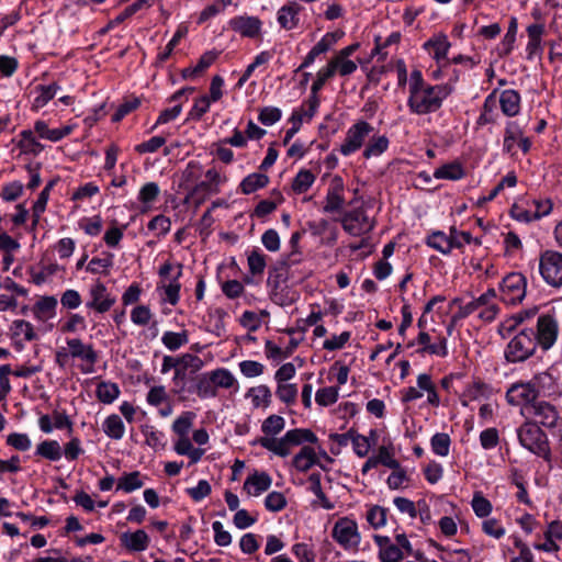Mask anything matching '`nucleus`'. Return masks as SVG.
I'll return each mask as SVG.
<instances>
[{"mask_svg":"<svg viewBox=\"0 0 562 562\" xmlns=\"http://www.w3.org/2000/svg\"><path fill=\"white\" fill-rule=\"evenodd\" d=\"M159 193L160 189L156 182H147L140 188L138 200L143 204H150L157 200Z\"/></svg>","mask_w":562,"mask_h":562,"instance_id":"obj_59","label":"nucleus"},{"mask_svg":"<svg viewBox=\"0 0 562 562\" xmlns=\"http://www.w3.org/2000/svg\"><path fill=\"white\" fill-rule=\"evenodd\" d=\"M143 485L144 483L140 480V473L138 471H134L126 473L119 479L117 490H122L125 493H132L133 491L140 488Z\"/></svg>","mask_w":562,"mask_h":562,"instance_id":"obj_45","label":"nucleus"},{"mask_svg":"<svg viewBox=\"0 0 562 562\" xmlns=\"http://www.w3.org/2000/svg\"><path fill=\"white\" fill-rule=\"evenodd\" d=\"M272 485V477L265 471L255 470L248 474V495L260 496Z\"/></svg>","mask_w":562,"mask_h":562,"instance_id":"obj_19","label":"nucleus"},{"mask_svg":"<svg viewBox=\"0 0 562 562\" xmlns=\"http://www.w3.org/2000/svg\"><path fill=\"white\" fill-rule=\"evenodd\" d=\"M317 463L318 460L315 450L310 446H303L292 459V465L300 472H307Z\"/></svg>","mask_w":562,"mask_h":562,"instance_id":"obj_23","label":"nucleus"},{"mask_svg":"<svg viewBox=\"0 0 562 562\" xmlns=\"http://www.w3.org/2000/svg\"><path fill=\"white\" fill-rule=\"evenodd\" d=\"M306 104L304 103L300 109H296L292 112V115L290 117V122L292 123V127H290L285 132V136L283 138V145H288L290 140L294 137V135L300 131L303 120L307 119L306 112L307 110L304 109Z\"/></svg>","mask_w":562,"mask_h":562,"instance_id":"obj_40","label":"nucleus"},{"mask_svg":"<svg viewBox=\"0 0 562 562\" xmlns=\"http://www.w3.org/2000/svg\"><path fill=\"white\" fill-rule=\"evenodd\" d=\"M544 33L543 24L535 23L530 24L527 27V34L529 37L526 50L528 53V58L531 59L536 54L542 50L541 48V37Z\"/></svg>","mask_w":562,"mask_h":562,"instance_id":"obj_26","label":"nucleus"},{"mask_svg":"<svg viewBox=\"0 0 562 562\" xmlns=\"http://www.w3.org/2000/svg\"><path fill=\"white\" fill-rule=\"evenodd\" d=\"M35 454L49 461H58L63 456V451L58 441L44 440L37 445Z\"/></svg>","mask_w":562,"mask_h":562,"instance_id":"obj_33","label":"nucleus"},{"mask_svg":"<svg viewBox=\"0 0 562 562\" xmlns=\"http://www.w3.org/2000/svg\"><path fill=\"white\" fill-rule=\"evenodd\" d=\"M483 299L484 297H477L467 304H462V301L460 299H454L452 301V304L458 305L459 310H458V312H456L453 314V316L451 318L452 323L463 319V318L468 317L469 315H471L472 313L479 311L481 307H483L482 306Z\"/></svg>","mask_w":562,"mask_h":562,"instance_id":"obj_37","label":"nucleus"},{"mask_svg":"<svg viewBox=\"0 0 562 562\" xmlns=\"http://www.w3.org/2000/svg\"><path fill=\"white\" fill-rule=\"evenodd\" d=\"M532 414L537 425H541L548 429H553L558 426L560 418L559 412L552 404L540 401L531 405Z\"/></svg>","mask_w":562,"mask_h":562,"instance_id":"obj_13","label":"nucleus"},{"mask_svg":"<svg viewBox=\"0 0 562 562\" xmlns=\"http://www.w3.org/2000/svg\"><path fill=\"white\" fill-rule=\"evenodd\" d=\"M495 93L496 90H494L490 95L486 97L483 104V112L481 113L476 122L479 125H486L494 122L492 113L496 105Z\"/></svg>","mask_w":562,"mask_h":562,"instance_id":"obj_57","label":"nucleus"},{"mask_svg":"<svg viewBox=\"0 0 562 562\" xmlns=\"http://www.w3.org/2000/svg\"><path fill=\"white\" fill-rule=\"evenodd\" d=\"M177 268L178 271L176 276L170 279V282L167 285H162L165 291V301L171 305H176L180 299L181 283L179 282V279L182 276L183 265L178 263Z\"/></svg>","mask_w":562,"mask_h":562,"instance_id":"obj_30","label":"nucleus"},{"mask_svg":"<svg viewBox=\"0 0 562 562\" xmlns=\"http://www.w3.org/2000/svg\"><path fill=\"white\" fill-rule=\"evenodd\" d=\"M538 313V307L520 311L510 317H507L498 326V334L502 338L506 339L512 336L514 331L521 327H529L528 322L531 321Z\"/></svg>","mask_w":562,"mask_h":562,"instance_id":"obj_12","label":"nucleus"},{"mask_svg":"<svg viewBox=\"0 0 562 562\" xmlns=\"http://www.w3.org/2000/svg\"><path fill=\"white\" fill-rule=\"evenodd\" d=\"M121 546L128 551L142 552L149 546V537L145 530L138 529L134 532H123L120 536Z\"/></svg>","mask_w":562,"mask_h":562,"instance_id":"obj_17","label":"nucleus"},{"mask_svg":"<svg viewBox=\"0 0 562 562\" xmlns=\"http://www.w3.org/2000/svg\"><path fill=\"white\" fill-rule=\"evenodd\" d=\"M23 193V184L20 181L5 183L0 192V198L5 202L18 200Z\"/></svg>","mask_w":562,"mask_h":562,"instance_id":"obj_56","label":"nucleus"},{"mask_svg":"<svg viewBox=\"0 0 562 562\" xmlns=\"http://www.w3.org/2000/svg\"><path fill=\"white\" fill-rule=\"evenodd\" d=\"M316 435L305 428H294L284 434L281 438L274 437H260L252 441V445H260L265 449L271 451L278 457L285 458L291 454L294 447L301 446L304 442L316 443Z\"/></svg>","mask_w":562,"mask_h":562,"instance_id":"obj_2","label":"nucleus"},{"mask_svg":"<svg viewBox=\"0 0 562 562\" xmlns=\"http://www.w3.org/2000/svg\"><path fill=\"white\" fill-rule=\"evenodd\" d=\"M450 46L451 44L445 34H439L438 36L428 40L424 44L425 49L434 48V58L437 61H440L447 57Z\"/></svg>","mask_w":562,"mask_h":562,"instance_id":"obj_31","label":"nucleus"},{"mask_svg":"<svg viewBox=\"0 0 562 562\" xmlns=\"http://www.w3.org/2000/svg\"><path fill=\"white\" fill-rule=\"evenodd\" d=\"M180 368L175 372V380L184 378L186 371L189 370L191 373H195L203 367V361L195 355L184 353L179 357Z\"/></svg>","mask_w":562,"mask_h":562,"instance_id":"obj_28","label":"nucleus"},{"mask_svg":"<svg viewBox=\"0 0 562 562\" xmlns=\"http://www.w3.org/2000/svg\"><path fill=\"white\" fill-rule=\"evenodd\" d=\"M537 396H552L558 393V385L554 378L548 372H541L531 380Z\"/></svg>","mask_w":562,"mask_h":562,"instance_id":"obj_21","label":"nucleus"},{"mask_svg":"<svg viewBox=\"0 0 562 562\" xmlns=\"http://www.w3.org/2000/svg\"><path fill=\"white\" fill-rule=\"evenodd\" d=\"M57 299L55 296H43L33 306L34 316L40 321H45L55 314Z\"/></svg>","mask_w":562,"mask_h":562,"instance_id":"obj_29","label":"nucleus"},{"mask_svg":"<svg viewBox=\"0 0 562 562\" xmlns=\"http://www.w3.org/2000/svg\"><path fill=\"white\" fill-rule=\"evenodd\" d=\"M187 194L184 198V203L188 205H193L195 209L199 207L205 200L217 192L212 189L209 184L203 181L196 182L191 188L187 190Z\"/></svg>","mask_w":562,"mask_h":562,"instance_id":"obj_18","label":"nucleus"},{"mask_svg":"<svg viewBox=\"0 0 562 562\" xmlns=\"http://www.w3.org/2000/svg\"><path fill=\"white\" fill-rule=\"evenodd\" d=\"M203 173L202 166L198 161H190L181 176V187L186 190L191 188L201 178Z\"/></svg>","mask_w":562,"mask_h":562,"instance_id":"obj_39","label":"nucleus"},{"mask_svg":"<svg viewBox=\"0 0 562 562\" xmlns=\"http://www.w3.org/2000/svg\"><path fill=\"white\" fill-rule=\"evenodd\" d=\"M89 297L86 307L99 314L110 311L116 302L115 297L109 293L105 284L99 280L90 286Z\"/></svg>","mask_w":562,"mask_h":562,"instance_id":"obj_10","label":"nucleus"},{"mask_svg":"<svg viewBox=\"0 0 562 562\" xmlns=\"http://www.w3.org/2000/svg\"><path fill=\"white\" fill-rule=\"evenodd\" d=\"M527 279L520 272L508 273L501 283V299L506 304H517L526 295Z\"/></svg>","mask_w":562,"mask_h":562,"instance_id":"obj_6","label":"nucleus"},{"mask_svg":"<svg viewBox=\"0 0 562 562\" xmlns=\"http://www.w3.org/2000/svg\"><path fill=\"white\" fill-rule=\"evenodd\" d=\"M286 498L281 492H271L265 498V507L272 513L281 512L286 507Z\"/></svg>","mask_w":562,"mask_h":562,"instance_id":"obj_55","label":"nucleus"},{"mask_svg":"<svg viewBox=\"0 0 562 562\" xmlns=\"http://www.w3.org/2000/svg\"><path fill=\"white\" fill-rule=\"evenodd\" d=\"M248 397L255 407H268L271 402V392L267 385H259L248 390Z\"/></svg>","mask_w":562,"mask_h":562,"instance_id":"obj_44","label":"nucleus"},{"mask_svg":"<svg viewBox=\"0 0 562 562\" xmlns=\"http://www.w3.org/2000/svg\"><path fill=\"white\" fill-rule=\"evenodd\" d=\"M538 396L531 381L513 384L506 392V400L512 405L533 404Z\"/></svg>","mask_w":562,"mask_h":562,"instance_id":"obj_15","label":"nucleus"},{"mask_svg":"<svg viewBox=\"0 0 562 562\" xmlns=\"http://www.w3.org/2000/svg\"><path fill=\"white\" fill-rule=\"evenodd\" d=\"M189 392L196 393L201 398L214 397L216 395V390L209 373L196 376Z\"/></svg>","mask_w":562,"mask_h":562,"instance_id":"obj_27","label":"nucleus"},{"mask_svg":"<svg viewBox=\"0 0 562 562\" xmlns=\"http://www.w3.org/2000/svg\"><path fill=\"white\" fill-rule=\"evenodd\" d=\"M56 182H57V180H55V179L50 180L45 186V188L41 191V193L38 194L36 201L33 204L32 217L41 216L45 212L46 205H47V202H48V199H49L50 190L54 188Z\"/></svg>","mask_w":562,"mask_h":562,"instance_id":"obj_47","label":"nucleus"},{"mask_svg":"<svg viewBox=\"0 0 562 562\" xmlns=\"http://www.w3.org/2000/svg\"><path fill=\"white\" fill-rule=\"evenodd\" d=\"M266 266V255L259 249H254L250 255H248V269L254 276L261 274Z\"/></svg>","mask_w":562,"mask_h":562,"instance_id":"obj_53","label":"nucleus"},{"mask_svg":"<svg viewBox=\"0 0 562 562\" xmlns=\"http://www.w3.org/2000/svg\"><path fill=\"white\" fill-rule=\"evenodd\" d=\"M310 483L308 490L317 497L318 504L325 509H333L334 504L329 501L326 494L323 492L322 483H321V474L312 473L308 479Z\"/></svg>","mask_w":562,"mask_h":562,"instance_id":"obj_36","label":"nucleus"},{"mask_svg":"<svg viewBox=\"0 0 562 562\" xmlns=\"http://www.w3.org/2000/svg\"><path fill=\"white\" fill-rule=\"evenodd\" d=\"M558 322L550 314L539 315L535 327H521L514 331L505 350V360L509 363H521L548 351L557 341Z\"/></svg>","mask_w":562,"mask_h":562,"instance_id":"obj_1","label":"nucleus"},{"mask_svg":"<svg viewBox=\"0 0 562 562\" xmlns=\"http://www.w3.org/2000/svg\"><path fill=\"white\" fill-rule=\"evenodd\" d=\"M284 418L279 415H270L261 426L262 432L266 437L276 436L281 432L284 428Z\"/></svg>","mask_w":562,"mask_h":562,"instance_id":"obj_51","label":"nucleus"},{"mask_svg":"<svg viewBox=\"0 0 562 562\" xmlns=\"http://www.w3.org/2000/svg\"><path fill=\"white\" fill-rule=\"evenodd\" d=\"M456 234H458V229L453 226L450 228L449 236L441 231L432 232L427 236L426 245L443 255H449L453 248L463 246L462 241L457 239Z\"/></svg>","mask_w":562,"mask_h":562,"instance_id":"obj_11","label":"nucleus"},{"mask_svg":"<svg viewBox=\"0 0 562 562\" xmlns=\"http://www.w3.org/2000/svg\"><path fill=\"white\" fill-rule=\"evenodd\" d=\"M465 176V171L459 161H452L437 168L434 177L437 179L460 180Z\"/></svg>","mask_w":562,"mask_h":562,"instance_id":"obj_34","label":"nucleus"},{"mask_svg":"<svg viewBox=\"0 0 562 562\" xmlns=\"http://www.w3.org/2000/svg\"><path fill=\"white\" fill-rule=\"evenodd\" d=\"M368 216L363 209L357 207L346 212L341 218L342 228L352 236H360L366 232Z\"/></svg>","mask_w":562,"mask_h":562,"instance_id":"obj_16","label":"nucleus"},{"mask_svg":"<svg viewBox=\"0 0 562 562\" xmlns=\"http://www.w3.org/2000/svg\"><path fill=\"white\" fill-rule=\"evenodd\" d=\"M161 341L166 348L171 351L178 350L183 345L188 344L189 336L187 330H182L181 333L175 331H166L161 337Z\"/></svg>","mask_w":562,"mask_h":562,"instance_id":"obj_43","label":"nucleus"},{"mask_svg":"<svg viewBox=\"0 0 562 562\" xmlns=\"http://www.w3.org/2000/svg\"><path fill=\"white\" fill-rule=\"evenodd\" d=\"M215 390L217 387L228 389L232 387L236 380L227 369H216L209 372Z\"/></svg>","mask_w":562,"mask_h":562,"instance_id":"obj_48","label":"nucleus"},{"mask_svg":"<svg viewBox=\"0 0 562 562\" xmlns=\"http://www.w3.org/2000/svg\"><path fill=\"white\" fill-rule=\"evenodd\" d=\"M517 436L520 445L530 452L543 458L549 457L550 447L548 437L537 423H524L517 429Z\"/></svg>","mask_w":562,"mask_h":562,"instance_id":"obj_4","label":"nucleus"},{"mask_svg":"<svg viewBox=\"0 0 562 562\" xmlns=\"http://www.w3.org/2000/svg\"><path fill=\"white\" fill-rule=\"evenodd\" d=\"M301 7L296 2L283 5L278 12V22L285 30L294 29L299 23V12Z\"/></svg>","mask_w":562,"mask_h":562,"instance_id":"obj_25","label":"nucleus"},{"mask_svg":"<svg viewBox=\"0 0 562 562\" xmlns=\"http://www.w3.org/2000/svg\"><path fill=\"white\" fill-rule=\"evenodd\" d=\"M539 272L543 281L553 288L562 285V254L546 250L539 258Z\"/></svg>","mask_w":562,"mask_h":562,"instance_id":"obj_5","label":"nucleus"},{"mask_svg":"<svg viewBox=\"0 0 562 562\" xmlns=\"http://www.w3.org/2000/svg\"><path fill=\"white\" fill-rule=\"evenodd\" d=\"M11 329L13 330V336H19V335L23 334L26 341H32L37 338V335L34 331L33 325L27 321H24V319L13 321Z\"/></svg>","mask_w":562,"mask_h":562,"instance_id":"obj_54","label":"nucleus"},{"mask_svg":"<svg viewBox=\"0 0 562 562\" xmlns=\"http://www.w3.org/2000/svg\"><path fill=\"white\" fill-rule=\"evenodd\" d=\"M139 105L140 101L138 98H131L125 100L122 104H120L116 112L113 114L112 121L120 122L123 117L136 110Z\"/></svg>","mask_w":562,"mask_h":562,"instance_id":"obj_63","label":"nucleus"},{"mask_svg":"<svg viewBox=\"0 0 562 562\" xmlns=\"http://www.w3.org/2000/svg\"><path fill=\"white\" fill-rule=\"evenodd\" d=\"M151 318L150 308L146 305H137L131 312V319L135 325L146 326Z\"/></svg>","mask_w":562,"mask_h":562,"instance_id":"obj_64","label":"nucleus"},{"mask_svg":"<svg viewBox=\"0 0 562 562\" xmlns=\"http://www.w3.org/2000/svg\"><path fill=\"white\" fill-rule=\"evenodd\" d=\"M60 90V86L57 82L50 85H38L35 87L37 95L34 98L32 103V110H40L44 108L50 100L55 98L57 92Z\"/></svg>","mask_w":562,"mask_h":562,"instance_id":"obj_24","label":"nucleus"},{"mask_svg":"<svg viewBox=\"0 0 562 562\" xmlns=\"http://www.w3.org/2000/svg\"><path fill=\"white\" fill-rule=\"evenodd\" d=\"M372 131V125L366 121H358L350 126L346 133L344 143L339 147L340 154L349 156L359 150Z\"/></svg>","mask_w":562,"mask_h":562,"instance_id":"obj_8","label":"nucleus"},{"mask_svg":"<svg viewBox=\"0 0 562 562\" xmlns=\"http://www.w3.org/2000/svg\"><path fill=\"white\" fill-rule=\"evenodd\" d=\"M103 431L111 439H122L125 434V426L122 418L116 414L108 416L103 423Z\"/></svg>","mask_w":562,"mask_h":562,"instance_id":"obj_32","label":"nucleus"},{"mask_svg":"<svg viewBox=\"0 0 562 562\" xmlns=\"http://www.w3.org/2000/svg\"><path fill=\"white\" fill-rule=\"evenodd\" d=\"M374 458L378 464H383L384 467L392 470L400 469V462L396 459H394L393 453L385 446L379 447L378 454L374 456Z\"/></svg>","mask_w":562,"mask_h":562,"instance_id":"obj_62","label":"nucleus"},{"mask_svg":"<svg viewBox=\"0 0 562 562\" xmlns=\"http://www.w3.org/2000/svg\"><path fill=\"white\" fill-rule=\"evenodd\" d=\"M386 515H387L386 508L379 506V505H374L373 507H371L368 510L367 520L374 529H379V528H382L383 526H385Z\"/></svg>","mask_w":562,"mask_h":562,"instance_id":"obj_52","label":"nucleus"},{"mask_svg":"<svg viewBox=\"0 0 562 562\" xmlns=\"http://www.w3.org/2000/svg\"><path fill=\"white\" fill-rule=\"evenodd\" d=\"M452 92L449 85H435L426 87L409 94L407 105L412 113L425 115L438 111L442 102Z\"/></svg>","mask_w":562,"mask_h":562,"instance_id":"obj_3","label":"nucleus"},{"mask_svg":"<svg viewBox=\"0 0 562 562\" xmlns=\"http://www.w3.org/2000/svg\"><path fill=\"white\" fill-rule=\"evenodd\" d=\"M211 104V100L209 97L203 95L195 100L193 106L191 108L188 120L199 121L201 117L209 111Z\"/></svg>","mask_w":562,"mask_h":562,"instance_id":"obj_61","label":"nucleus"},{"mask_svg":"<svg viewBox=\"0 0 562 562\" xmlns=\"http://www.w3.org/2000/svg\"><path fill=\"white\" fill-rule=\"evenodd\" d=\"M499 104L506 116H515L520 111V94L514 89H506L499 95Z\"/></svg>","mask_w":562,"mask_h":562,"instance_id":"obj_22","label":"nucleus"},{"mask_svg":"<svg viewBox=\"0 0 562 562\" xmlns=\"http://www.w3.org/2000/svg\"><path fill=\"white\" fill-rule=\"evenodd\" d=\"M344 181L342 178L339 176H335L329 184V188L327 190L326 194V201L325 205L323 207V211L325 213H334V212H340L345 204V198H344Z\"/></svg>","mask_w":562,"mask_h":562,"instance_id":"obj_14","label":"nucleus"},{"mask_svg":"<svg viewBox=\"0 0 562 562\" xmlns=\"http://www.w3.org/2000/svg\"><path fill=\"white\" fill-rule=\"evenodd\" d=\"M97 397L104 404H111L120 395V387L116 383L102 381L95 390Z\"/></svg>","mask_w":562,"mask_h":562,"instance_id":"obj_38","label":"nucleus"},{"mask_svg":"<svg viewBox=\"0 0 562 562\" xmlns=\"http://www.w3.org/2000/svg\"><path fill=\"white\" fill-rule=\"evenodd\" d=\"M389 138L384 135L373 136L368 143L367 147L363 150V157L369 159L371 157L382 155L389 147Z\"/></svg>","mask_w":562,"mask_h":562,"instance_id":"obj_42","label":"nucleus"},{"mask_svg":"<svg viewBox=\"0 0 562 562\" xmlns=\"http://www.w3.org/2000/svg\"><path fill=\"white\" fill-rule=\"evenodd\" d=\"M19 137L18 147L22 153L37 155L43 150V146L34 137L33 131L23 130L20 132Z\"/></svg>","mask_w":562,"mask_h":562,"instance_id":"obj_35","label":"nucleus"},{"mask_svg":"<svg viewBox=\"0 0 562 562\" xmlns=\"http://www.w3.org/2000/svg\"><path fill=\"white\" fill-rule=\"evenodd\" d=\"M337 400H338V389L335 386L319 389L315 395V401L321 406H329V405L336 403Z\"/></svg>","mask_w":562,"mask_h":562,"instance_id":"obj_58","label":"nucleus"},{"mask_svg":"<svg viewBox=\"0 0 562 562\" xmlns=\"http://www.w3.org/2000/svg\"><path fill=\"white\" fill-rule=\"evenodd\" d=\"M451 440L448 434L437 432L430 439V446L437 456L447 457L450 451Z\"/></svg>","mask_w":562,"mask_h":562,"instance_id":"obj_46","label":"nucleus"},{"mask_svg":"<svg viewBox=\"0 0 562 562\" xmlns=\"http://www.w3.org/2000/svg\"><path fill=\"white\" fill-rule=\"evenodd\" d=\"M472 508L477 517L483 518L491 514L492 504L480 493H475L472 499Z\"/></svg>","mask_w":562,"mask_h":562,"instance_id":"obj_60","label":"nucleus"},{"mask_svg":"<svg viewBox=\"0 0 562 562\" xmlns=\"http://www.w3.org/2000/svg\"><path fill=\"white\" fill-rule=\"evenodd\" d=\"M331 537L346 550L357 548L361 540L357 522L347 517L335 522Z\"/></svg>","mask_w":562,"mask_h":562,"instance_id":"obj_7","label":"nucleus"},{"mask_svg":"<svg viewBox=\"0 0 562 562\" xmlns=\"http://www.w3.org/2000/svg\"><path fill=\"white\" fill-rule=\"evenodd\" d=\"M314 181H315V176L313 175V172L307 169H302L296 173V176L294 177V179L292 181V190L296 194H302V193L306 192L312 187Z\"/></svg>","mask_w":562,"mask_h":562,"instance_id":"obj_41","label":"nucleus"},{"mask_svg":"<svg viewBox=\"0 0 562 562\" xmlns=\"http://www.w3.org/2000/svg\"><path fill=\"white\" fill-rule=\"evenodd\" d=\"M67 345L71 357L79 358L91 366L98 361V353L93 349L92 345H85L79 338L68 339Z\"/></svg>","mask_w":562,"mask_h":562,"instance_id":"obj_20","label":"nucleus"},{"mask_svg":"<svg viewBox=\"0 0 562 562\" xmlns=\"http://www.w3.org/2000/svg\"><path fill=\"white\" fill-rule=\"evenodd\" d=\"M550 212V207L544 209L543 211L536 210L535 212L525 210L517 205H514L512 209V216L519 222L529 223L533 220H538L543 215H547Z\"/></svg>","mask_w":562,"mask_h":562,"instance_id":"obj_50","label":"nucleus"},{"mask_svg":"<svg viewBox=\"0 0 562 562\" xmlns=\"http://www.w3.org/2000/svg\"><path fill=\"white\" fill-rule=\"evenodd\" d=\"M337 71V61H329L328 65L322 68L316 76V80L313 82L311 87V95L305 101L307 104L306 116L308 120L315 115L317 108L319 105V98L317 95L318 91L322 90L326 81L331 78Z\"/></svg>","mask_w":562,"mask_h":562,"instance_id":"obj_9","label":"nucleus"},{"mask_svg":"<svg viewBox=\"0 0 562 562\" xmlns=\"http://www.w3.org/2000/svg\"><path fill=\"white\" fill-rule=\"evenodd\" d=\"M195 418V414L193 412H183L172 424V430L179 436H188L193 420Z\"/></svg>","mask_w":562,"mask_h":562,"instance_id":"obj_49","label":"nucleus"}]
</instances>
